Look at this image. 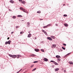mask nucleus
Wrapping results in <instances>:
<instances>
[{"label": "nucleus", "instance_id": "56", "mask_svg": "<svg viewBox=\"0 0 73 73\" xmlns=\"http://www.w3.org/2000/svg\"><path fill=\"white\" fill-rule=\"evenodd\" d=\"M10 10V9H9V10L10 11H11V10Z\"/></svg>", "mask_w": 73, "mask_h": 73}, {"label": "nucleus", "instance_id": "14", "mask_svg": "<svg viewBox=\"0 0 73 73\" xmlns=\"http://www.w3.org/2000/svg\"><path fill=\"white\" fill-rule=\"evenodd\" d=\"M69 63L71 65H73V63L72 62H69Z\"/></svg>", "mask_w": 73, "mask_h": 73}, {"label": "nucleus", "instance_id": "12", "mask_svg": "<svg viewBox=\"0 0 73 73\" xmlns=\"http://www.w3.org/2000/svg\"><path fill=\"white\" fill-rule=\"evenodd\" d=\"M56 58H60V57H61L60 55H56Z\"/></svg>", "mask_w": 73, "mask_h": 73}, {"label": "nucleus", "instance_id": "47", "mask_svg": "<svg viewBox=\"0 0 73 73\" xmlns=\"http://www.w3.org/2000/svg\"><path fill=\"white\" fill-rule=\"evenodd\" d=\"M17 58H19V57L17 56Z\"/></svg>", "mask_w": 73, "mask_h": 73}, {"label": "nucleus", "instance_id": "22", "mask_svg": "<svg viewBox=\"0 0 73 73\" xmlns=\"http://www.w3.org/2000/svg\"><path fill=\"white\" fill-rule=\"evenodd\" d=\"M21 3H22L23 4H25V1H21Z\"/></svg>", "mask_w": 73, "mask_h": 73}, {"label": "nucleus", "instance_id": "21", "mask_svg": "<svg viewBox=\"0 0 73 73\" xmlns=\"http://www.w3.org/2000/svg\"><path fill=\"white\" fill-rule=\"evenodd\" d=\"M37 13H41V11H37Z\"/></svg>", "mask_w": 73, "mask_h": 73}, {"label": "nucleus", "instance_id": "53", "mask_svg": "<svg viewBox=\"0 0 73 73\" xmlns=\"http://www.w3.org/2000/svg\"><path fill=\"white\" fill-rule=\"evenodd\" d=\"M21 21H24V20H22Z\"/></svg>", "mask_w": 73, "mask_h": 73}, {"label": "nucleus", "instance_id": "43", "mask_svg": "<svg viewBox=\"0 0 73 73\" xmlns=\"http://www.w3.org/2000/svg\"><path fill=\"white\" fill-rule=\"evenodd\" d=\"M55 25L56 26H58L57 24H55Z\"/></svg>", "mask_w": 73, "mask_h": 73}, {"label": "nucleus", "instance_id": "16", "mask_svg": "<svg viewBox=\"0 0 73 73\" xmlns=\"http://www.w3.org/2000/svg\"><path fill=\"white\" fill-rule=\"evenodd\" d=\"M17 17H22L23 16L21 15H19L17 16Z\"/></svg>", "mask_w": 73, "mask_h": 73}, {"label": "nucleus", "instance_id": "24", "mask_svg": "<svg viewBox=\"0 0 73 73\" xmlns=\"http://www.w3.org/2000/svg\"><path fill=\"white\" fill-rule=\"evenodd\" d=\"M54 64L56 65H58V64L56 62H55Z\"/></svg>", "mask_w": 73, "mask_h": 73}, {"label": "nucleus", "instance_id": "28", "mask_svg": "<svg viewBox=\"0 0 73 73\" xmlns=\"http://www.w3.org/2000/svg\"><path fill=\"white\" fill-rule=\"evenodd\" d=\"M67 15H66V14H64V17H66L67 16Z\"/></svg>", "mask_w": 73, "mask_h": 73}, {"label": "nucleus", "instance_id": "11", "mask_svg": "<svg viewBox=\"0 0 73 73\" xmlns=\"http://www.w3.org/2000/svg\"><path fill=\"white\" fill-rule=\"evenodd\" d=\"M10 2L11 3H12V4H13V3H14L15 2H14V1H13V0H11L10 1Z\"/></svg>", "mask_w": 73, "mask_h": 73}, {"label": "nucleus", "instance_id": "9", "mask_svg": "<svg viewBox=\"0 0 73 73\" xmlns=\"http://www.w3.org/2000/svg\"><path fill=\"white\" fill-rule=\"evenodd\" d=\"M64 26H65L66 27H68V24L67 23H64Z\"/></svg>", "mask_w": 73, "mask_h": 73}, {"label": "nucleus", "instance_id": "48", "mask_svg": "<svg viewBox=\"0 0 73 73\" xmlns=\"http://www.w3.org/2000/svg\"><path fill=\"white\" fill-rule=\"evenodd\" d=\"M22 69H21L20 70V71H21V70H22Z\"/></svg>", "mask_w": 73, "mask_h": 73}, {"label": "nucleus", "instance_id": "38", "mask_svg": "<svg viewBox=\"0 0 73 73\" xmlns=\"http://www.w3.org/2000/svg\"><path fill=\"white\" fill-rule=\"evenodd\" d=\"M20 55H17V57H20Z\"/></svg>", "mask_w": 73, "mask_h": 73}, {"label": "nucleus", "instance_id": "32", "mask_svg": "<svg viewBox=\"0 0 73 73\" xmlns=\"http://www.w3.org/2000/svg\"><path fill=\"white\" fill-rule=\"evenodd\" d=\"M44 33L46 35V36H47V33H46V31Z\"/></svg>", "mask_w": 73, "mask_h": 73}, {"label": "nucleus", "instance_id": "8", "mask_svg": "<svg viewBox=\"0 0 73 73\" xmlns=\"http://www.w3.org/2000/svg\"><path fill=\"white\" fill-rule=\"evenodd\" d=\"M55 72H57V71H58L59 70V68H55L54 69Z\"/></svg>", "mask_w": 73, "mask_h": 73}, {"label": "nucleus", "instance_id": "10", "mask_svg": "<svg viewBox=\"0 0 73 73\" xmlns=\"http://www.w3.org/2000/svg\"><path fill=\"white\" fill-rule=\"evenodd\" d=\"M16 57H17V56L16 55H13V58H16Z\"/></svg>", "mask_w": 73, "mask_h": 73}, {"label": "nucleus", "instance_id": "44", "mask_svg": "<svg viewBox=\"0 0 73 73\" xmlns=\"http://www.w3.org/2000/svg\"><path fill=\"white\" fill-rule=\"evenodd\" d=\"M43 20V19H40V21H41V20Z\"/></svg>", "mask_w": 73, "mask_h": 73}, {"label": "nucleus", "instance_id": "39", "mask_svg": "<svg viewBox=\"0 0 73 73\" xmlns=\"http://www.w3.org/2000/svg\"><path fill=\"white\" fill-rule=\"evenodd\" d=\"M23 33L22 32H21L20 33V34H23Z\"/></svg>", "mask_w": 73, "mask_h": 73}, {"label": "nucleus", "instance_id": "25", "mask_svg": "<svg viewBox=\"0 0 73 73\" xmlns=\"http://www.w3.org/2000/svg\"><path fill=\"white\" fill-rule=\"evenodd\" d=\"M36 68H34L32 70V71H35L36 70Z\"/></svg>", "mask_w": 73, "mask_h": 73}, {"label": "nucleus", "instance_id": "3", "mask_svg": "<svg viewBox=\"0 0 73 73\" xmlns=\"http://www.w3.org/2000/svg\"><path fill=\"white\" fill-rule=\"evenodd\" d=\"M35 52H38V51H40V50L37 48H35Z\"/></svg>", "mask_w": 73, "mask_h": 73}, {"label": "nucleus", "instance_id": "29", "mask_svg": "<svg viewBox=\"0 0 73 73\" xmlns=\"http://www.w3.org/2000/svg\"><path fill=\"white\" fill-rule=\"evenodd\" d=\"M62 49H63L64 50H65V48L64 47H62Z\"/></svg>", "mask_w": 73, "mask_h": 73}, {"label": "nucleus", "instance_id": "37", "mask_svg": "<svg viewBox=\"0 0 73 73\" xmlns=\"http://www.w3.org/2000/svg\"><path fill=\"white\" fill-rule=\"evenodd\" d=\"M55 61H54V62H52V63H53V64H55Z\"/></svg>", "mask_w": 73, "mask_h": 73}, {"label": "nucleus", "instance_id": "55", "mask_svg": "<svg viewBox=\"0 0 73 73\" xmlns=\"http://www.w3.org/2000/svg\"><path fill=\"white\" fill-rule=\"evenodd\" d=\"M10 10V9H9V10L10 11H11V10Z\"/></svg>", "mask_w": 73, "mask_h": 73}, {"label": "nucleus", "instance_id": "59", "mask_svg": "<svg viewBox=\"0 0 73 73\" xmlns=\"http://www.w3.org/2000/svg\"><path fill=\"white\" fill-rule=\"evenodd\" d=\"M69 5V4H67V5Z\"/></svg>", "mask_w": 73, "mask_h": 73}, {"label": "nucleus", "instance_id": "18", "mask_svg": "<svg viewBox=\"0 0 73 73\" xmlns=\"http://www.w3.org/2000/svg\"><path fill=\"white\" fill-rule=\"evenodd\" d=\"M40 50L41 52H44V49H41Z\"/></svg>", "mask_w": 73, "mask_h": 73}, {"label": "nucleus", "instance_id": "15", "mask_svg": "<svg viewBox=\"0 0 73 73\" xmlns=\"http://www.w3.org/2000/svg\"><path fill=\"white\" fill-rule=\"evenodd\" d=\"M9 56L10 57H12V58H13V55L9 54Z\"/></svg>", "mask_w": 73, "mask_h": 73}, {"label": "nucleus", "instance_id": "13", "mask_svg": "<svg viewBox=\"0 0 73 73\" xmlns=\"http://www.w3.org/2000/svg\"><path fill=\"white\" fill-rule=\"evenodd\" d=\"M70 54V53H68L67 54H66V55H65L64 57L65 58V57H67V56H68V55H69V54Z\"/></svg>", "mask_w": 73, "mask_h": 73}, {"label": "nucleus", "instance_id": "2", "mask_svg": "<svg viewBox=\"0 0 73 73\" xmlns=\"http://www.w3.org/2000/svg\"><path fill=\"white\" fill-rule=\"evenodd\" d=\"M23 12H25V13H27L28 14V13H29L27 11L25 10V9L24 10V11H23Z\"/></svg>", "mask_w": 73, "mask_h": 73}, {"label": "nucleus", "instance_id": "54", "mask_svg": "<svg viewBox=\"0 0 73 73\" xmlns=\"http://www.w3.org/2000/svg\"><path fill=\"white\" fill-rule=\"evenodd\" d=\"M64 72H66V70H64Z\"/></svg>", "mask_w": 73, "mask_h": 73}, {"label": "nucleus", "instance_id": "20", "mask_svg": "<svg viewBox=\"0 0 73 73\" xmlns=\"http://www.w3.org/2000/svg\"><path fill=\"white\" fill-rule=\"evenodd\" d=\"M47 25V27H49L50 26H51L52 25V24H50Z\"/></svg>", "mask_w": 73, "mask_h": 73}, {"label": "nucleus", "instance_id": "1", "mask_svg": "<svg viewBox=\"0 0 73 73\" xmlns=\"http://www.w3.org/2000/svg\"><path fill=\"white\" fill-rule=\"evenodd\" d=\"M11 40H9L8 41L6 42L5 43V44H6V45H7V44H9V45H10V44H11Z\"/></svg>", "mask_w": 73, "mask_h": 73}, {"label": "nucleus", "instance_id": "31", "mask_svg": "<svg viewBox=\"0 0 73 73\" xmlns=\"http://www.w3.org/2000/svg\"><path fill=\"white\" fill-rule=\"evenodd\" d=\"M52 46H53V47H56V45L55 44H53Z\"/></svg>", "mask_w": 73, "mask_h": 73}, {"label": "nucleus", "instance_id": "58", "mask_svg": "<svg viewBox=\"0 0 73 73\" xmlns=\"http://www.w3.org/2000/svg\"><path fill=\"white\" fill-rule=\"evenodd\" d=\"M35 39H36V38H35Z\"/></svg>", "mask_w": 73, "mask_h": 73}, {"label": "nucleus", "instance_id": "51", "mask_svg": "<svg viewBox=\"0 0 73 73\" xmlns=\"http://www.w3.org/2000/svg\"><path fill=\"white\" fill-rule=\"evenodd\" d=\"M21 72V71H20V70H19V71H18V72H19H19Z\"/></svg>", "mask_w": 73, "mask_h": 73}, {"label": "nucleus", "instance_id": "4", "mask_svg": "<svg viewBox=\"0 0 73 73\" xmlns=\"http://www.w3.org/2000/svg\"><path fill=\"white\" fill-rule=\"evenodd\" d=\"M47 38L48 39V40H50V41H52V39L51 38H50V37H47Z\"/></svg>", "mask_w": 73, "mask_h": 73}, {"label": "nucleus", "instance_id": "35", "mask_svg": "<svg viewBox=\"0 0 73 73\" xmlns=\"http://www.w3.org/2000/svg\"><path fill=\"white\" fill-rule=\"evenodd\" d=\"M16 29H17V28H19V27L18 26H16Z\"/></svg>", "mask_w": 73, "mask_h": 73}, {"label": "nucleus", "instance_id": "50", "mask_svg": "<svg viewBox=\"0 0 73 73\" xmlns=\"http://www.w3.org/2000/svg\"><path fill=\"white\" fill-rule=\"evenodd\" d=\"M22 69H21L20 70V71H21V70H22Z\"/></svg>", "mask_w": 73, "mask_h": 73}, {"label": "nucleus", "instance_id": "49", "mask_svg": "<svg viewBox=\"0 0 73 73\" xmlns=\"http://www.w3.org/2000/svg\"><path fill=\"white\" fill-rule=\"evenodd\" d=\"M22 69H21L20 70V71H21V70H22Z\"/></svg>", "mask_w": 73, "mask_h": 73}, {"label": "nucleus", "instance_id": "40", "mask_svg": "<svg viewBox=\"0 0 73 73\" xmlns=\"http://www.w3.org/2000/svg\"><path fill=\"white\" fill-rule=\"evenodd\" d=\"M27 27H30V25H27Z\"/></svg>", "mask_w": 73, "mask_h": 73}, {"label": "nucleus", "instance_id": "6", "mask_svg": "<svg viewBox=\"0 0 73 73\" xmlns=\"http://www.w3.org/2000/svg\"><path fill=\"white\" fill-rule=\"evenodd\" d=\"M43 60L45 61H48V59L46 58H44Z\"/></svg>", "mask_w": 73, "mask_h": 73}, {"label": "nucleus", "instance_id": "7", "mask_svg": "<svg viewBox=\"0 0 73 73\" xmlns=\"http://www.w3.org/2000/svg\"><path fill=\"white\" fill-rule=\"evenodd\" d=\"M31 34L30 33L27 36V37H29V38H30L31 37Z\"/></svg>", "mask_w": 73, "mask_h": 73}, {"label": "nucleus", "instance_id": "45", "mask_svg": "<svg viewBox=\"0 0 73 73\" xmlns=\"http://www.w3.org/2000/svg\"><path fill=\"white\" fill-rule=\"evenodd\" d=\"M9 37L7 38V40H9Z\"/></svg>", "mask_w": 73, "mask_h": 73}, {"label": "nucleus", "instance_id": "17", "mask_svg": "<svg viewBox=\"0 0 73 73\" xmlns=\"http://www.w3.org/2000/svg\"><path fill=\"white\" fill-rule=\"evenodd\" d=\"M48 25H46V26H45L43 27V28H48Z\"/></svg>", "mask_w": 73, "mask_h": 73}, {"label": "nucleus", "instance_id": "41", "mask_svg": "<svg viewBox=\"0 0 73 73\" xmlns=\"http://www.w3.org/2000/svg\"><path fill=\"white\" fill-rule=\"evenodd\" d=\"M34 66V65H33L31 66V68H32V67H33V66Z\"/></svg>", "mask_w": 73, "mask_h": 73}, {"label": "nucleus", "instance_id": "36", "mask_svg": "<svg viewBox=\"0 0 73 73\" xmlns=\"http://www.w3.org/2000/svg\"><path fill=\"white\" fill-rule=\"evenodd\" d=\"M54 61L53 60H51L50 62H54Z\"/></svg>", "mask_w": 73, "mask_h": 73}, {"label": "nucleus", "instance_id": "26", "mask_svg": "<svg viewBox=\"0 0 73 73\" xmlns=\"http://www.w3.org/2000/svg\"><path fill=\"white\" fill-rule=\"evenodd\" d=\"M38 62V61H35L33 62V63H37Z\"/></svg>", "mask_w": 73, "mask_h": 73}, {"label": "nucleus", "instance_id": "34", "mask_svg": "<svg viewBox=\"0 0 73 73\" xmlns=\"http://www.w3.org/2000/svg\"><path fill=\"white\" fill-rule=\"evenodd\" d=\"M63 44L64 45V46H66V44H65L64 43Z\"/></svg>", "mask_w": 73, "mask_h": 73}, {"label": "nucleus", "instance_id": "5", "mask_svg": "<svg viewBox=\"0 0 73 73\" xmlns=\"http://www.w3.org/2000/svg\"><path fill=\"white\" fill-rule=\"evenodd\" d=\"M20 9L21 10H22V11H24V9H24V8H23V7H20Z\"/></svg>", "mask_w": 73, "mask_h": 73}, {"label": "nucleus", "instance_id": "46", "mask_svg": "<svg viewBox=\"0 0 73 73\" xmlns=\"http://www.w3.org/2000/svg\"><path fill=\"white\" fill-rule=\"evenodd\" d=\"M13 32H12L11 33V34H13Z\"/></svg>", "mask_w": 73, "mask_h": 73}, {"label": "nucleus", "instance_id": "23", "mask_svg": "<svg viewBox=\"0 0 73 73\" xmlns=\"http://www.w3.org/2000/svg\"><path fill=\"white\" fill-rule=\"evenodd\" d=\"M51 37L52 38H54L55 37L53 36H51Z\"/></svg>", "mask_w": 73, "mask_h": 73}, {"label": "nucleus", "instance_id": "52", "mask_svg": "<svg viewBox=\"0 0 73 73\" xmlns=\"http://www.w3.org/2000/svg\"><path fill=\"white\" fill-rule=\"evenodd\" d=\"M63 5H64V6H65V4H64Z\"/></svg>", "mask_w": 73, "mask_h": 73}, {"label": "nucleus", "instance_id": "30", "mask_svg": "<svg viewBox=\"0 0 73 73\" xmlns=\"http://www.w3.org/2000/svg\"><path fill=\"white\" fill-rule=\"evenodd\" d=\"M57 60L59 61H61V59H60V58H58L57 59Z\"/></svg>", "mask_w": 73, "mask_h": 73}, {"label": "nucleus", "instance_id": "19", "mask_svg": "<svg viewBox=\"0 0 73 73\" xmlns=\"http://www.w3.org/2000/svg\"><path fill=\"white\" fill-rule=\"evenodd\" d=\"M13 19H16V16H13Z\"/></svg>", "mask_w": 73, "mask_h": 73}, {"label": "nucleus", "instance_id": "42", "mask_svg": "<svg viewBox=\"0 0 73 73\" xmlns=\"http://www.w3.org/2000/svg\"><path fill=\"white\" fill-rule=\"evenodd\" d=\"M22 0H19V1H20L21 2V1H22Z\"/></svg>", "mask_w": 73, "mask_h": 73}, {"label": "nucleus", "instance_id": "27", "mask_svg": "<svg viewBox=\"0 0 73 73\" xmlns=\"http://www.w3.org/2000/svg\"><path fill=\"white\" fill-rule=\"evenodd\" d=\"M42 31L44 33H45L46 32V31H44V30H42Z\"/></svg>", "mask_w": 73, "mask_h": 73}, {"label": "nucleus", "instance_id": "33", "mask_svg": "<svg viewBox=\"0 0 73 73\" xmlns=\"http://www.w3.org/2000/svg\"><path fill=\"white\" fill-rule=\"evenodd\" d=\"M27 24L28 25H30V23H29V22H28L27 23Z\"/></svg>", "mask_w": 73, "mask_h": 73}, {"label": "nucleus", "instance_id": "57", "mask_svg": "<svg viewBox=\"0 0 73 73\" xmlns=\"http://www.w3.org/2000/svg\"><path fill=\"white\" fill-rule=\"evenodd\" d=\"M29 33H30V32L29 31Z\"/></svg>", "mask_w": 73, "mask_h": 73}]
</instances>
